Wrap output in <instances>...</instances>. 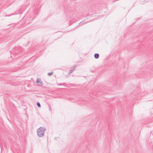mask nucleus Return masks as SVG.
Returning <instances> with one entry per match:
<instances>
[{
    "label": "nucleus",
    "mask_w": 153,
    "mask_h": 153,
    "mask_svg": "<svg viewBox=\"0 0 153 153\" xmlns=\"http://www.w3.org/2000/svg\"><path fill=\"white\" fill-rule=\"evenodd\" d=\"M46 128L43 127H40L37 130L38 136L39 137H42L44 135V132L45 131Z\"/></svg>",
    "instance_id": "obj_1"
},
{
    "label": "nucleus",
    "mask_w": 153,
    "mask_h": 153,
    "mask_svg": "<svg viewBox=\"0 0 153 153\" xmlns=\"http://www.w3.org/2000/svg\"><path fill=\"white\" fill-rule=\"evenodd\" d=\"M36 82L39 86H41L43 85V83L41 81V79L40 78H38L36 79Z\"/></svg>",
    "instance_id": "obj_2"
},
{
    "label": "nucleus",
    "mask_w": 153,
    "mask_h": 153,
    "mask_svg": "<svg viewBox=\"0 0 153 153\" xmlns=\"http://www.w3.org/2000/svg\"><path fill=\"white\" fill-rule=\"evenodd\" d=\"M76 65H75L74 66L72 67L71 68V69L70 70L68 74V75L71 74L72 72H73L76 69Z\"/></svg>",
    "instance_id": "obj_3"
},
{
    "label": "nucleus",
    "mask_w": 153,
    "mask_h": 153,
    "mask_svg": "<svg viewBox=\"0 0 153 153\" xmlns=\"http://www.w3.org/2000/svg\"><path fill=\"white\" fill-rule=\"evenodd\" d=\"M88 23L87 21H83L81 22H80L79 24V25H82L85 24H86Z\"/></svg>",
    "instance_id": "obj_4"
},
{
    "label": "nucleus",
    "mask_w": 153,
    "mask_h": 153,
    "mask_svg": "<svg viewBox=\"0 0 153 153\" xmlns=\"http://www.w3.org/2000/svg\"><path fill=\"white\" fill-rule=\"evenodd\" d=\"M99 55L98 53H96L94 55V57L96 59H97L99 58Z\"/></svg>",
    "instance_id": "obj_5"
},
{
    "label": "nucleus",
    "mask_w": 153,
    "mask_h": 153,
    "mask_svg": "<svg viewBox=\"0 0 153 153\" xmlns=\"http://www.w3.org/2000/svg\"><path fill=\"white\" fill-rule=\"evenodd\" d=\"M36 104L39 108H40L41 107V105L39 102H37Z\"/></svg>",
    "instance_id": "obj_6"
},
{
    "label": "nucleus",
    "mask_w": 153,
    "mask_h": 153,
    "mask_svg": "<svg viewBox=\"0 0 153 153\" xmlns=\"http://www.w3.org/2000/svg\"><path fill=\"white\" fill-rule=\"evenodd\" d=\"M53 73V72H49L48 73V75L49 76H51L52 74Z\"/></svg>",
    "instance_id": "obj_7"
},
{
    "label": "nucleus",
    "mask_w": 153,
    "mask_h": 153,
    "mask_svg": "<svg viewBox=\"0 0 153 153\" xmlns=\"http://www.w3.org/2000/svg\"><path fill=\"white\" fill-rule=\"evenodd\" d=\"M14 14H11V15H6L5 16H10L11 15H14Z\"/></svg>",
    "instance_id": "obj_8"
},
{
    "label": "nucleus",
    "mask_w": 153,
    "mask_h": 153,
    "mask_svg": "<svg viewBox=\"0 0 153 153\" xmlns=\"http://www.w3.org/2000/svg\"><path fill=\"white\" fill-rule=\"evenodd\" d=\"M91 72H93L94 71L91 70Z\"/></svg>",
    "instance_id": "obj_9"
}]
</instances>
